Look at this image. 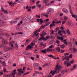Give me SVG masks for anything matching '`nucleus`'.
Masks as SVG:
<instances>
[{"label":"nucleus","instance_id":"nucleus-64","mask_svg":"<svg viewBox=\"0 0 77 77\" xmlns=\"http://www.w3.org/2000/svg\"><path fill=\"white\" fill-rule=\"evenodd\" d=\"M46 38V39H49V38H50V36H47Z\"/></svg>","mask_w":77,"mask_h":77},{"label":"nucleus","instance_id":"nucleus-53","mask_svg":"<svg viewBox=\"0 0 77 77\" xmlns=\"http://www.w3.org/2000/svg\"><path fill=\"white\" fill-rule=\"evenodd\" d=\"M59 30V27H57L56 28V31H58Z\"/></svg>","mask_w":77,"mask_h":77},{"label":"nucleus","instance_id":"nucleus-51","mask_svg":"<svg viewBox=\"0 0 77 77\" xmlns=\"http://www.w3.org/2000/svg\"><path fill=\"white\" fill-rule=\"evenodd\" d=\"M72 54H70L69 55V58H72Z\"/></svg>","mask_w":77,"mask_h":77},{"label":"nucleus","instance_id":"nucleus-63","mask_svg":"<svg viewBox=\"0 0 77 77\" xmlns=\"http://www.w3.org/2000/svg\"><path fill=\"white\" fill-rule=\"evenodd\" d=\"M74 69H75L73 67H71V68L70 69L71 71H72V70H74Z\"/></svg>","mask_w":77,"mask_h":77},{"label":"nucleus","instance_id":"nucleus-29","mask_svg":"<svg viewBox=\"0 0 77 77\" xmlns=\"http://www.w3.org/2000/svg\"><path fill=\"white\" fill-rule=\"evenodd\" d=\"M50 22H48V23H47L46 24V25H44V26H43L44 27H45V26H48V25L50 24Z\"/></svg>","mask_w":77,"mask_h":77},{"label":"nucleus","instance_id":"nucleus-59","mask_svg":"<svg viewBox=\"0 0 77 77\" xmlns=\"http://www.w3.org/2000/svg\"><path fill=\"white\" fill-rule=\"evenodd\" d=\"M40 45L42 46L43 45H44V43L43 42H41L40 43Z\"/></svg>","mask_w":77,"mask_h":77},{"label":"nucleus","instance_id":"nucleus-41","mask_svg":"<svg viewBox=\"0 0 77 77\" xmlns=\"http://www.w3.org/2000/svg\"><path fill=\"white\" fill-rule=\"evenodd\" d=\"M45 14H47L46 13H45V14H44L43 15L46 17L47 18H48V15H45Z\"/></svg>","mask_w":77,"mask_h":77},{"label":"nucleus","instance_id":"nucleus-15","mask_svg":"<svg viewBox=\"0 0 77 77\" xmlns=\"http://www.w3.org/2000/svg\"><path fill=\"white\" fill-rule=\"evenodd\" d=\"M51 9L49 8L47 10V13L48 14H50L49 12H51Z\"/></svg>","mask_w":77,"mask_h":77},{"label":"nucleus","instance_id":"nucleus-55","mask_svg":"<svg viewBox=\"0 0 77 77\" xmlns=\"http://www.w3.org/2000/svg\"><path fill=\"white\" fill-rule=\"evenodd\" d=\"M36 17L37 18H40V17H41V16H40L38 15H36Z\"/></svg>","mask_w":77,"mask_h":77},{"label":"nucleus","instance_id":"nucleus-34","mask_svg":"<svg viewBox=\"0 0 77 77\" xmlns=\"http://www.w3.org/2000/svg\"><path fill=\"white\" fill-rule=\"evenodd\" d=\"M14 47H15V48H18V45H17V44H15Z\"/></svg>","mask_w":77,"mask_h":77},{"label":"nucleus","instance_id":"nucleus-47","mask_svg":"<svg viewBox=\"0 0 77 77\" xmlns=\"http://www.w3.org/2000/svg\"><path fill=\"white\" fill-rule=\"evenodd\" d=\"M70 12L71 14H73V12L72 11V10L71 9H70Z\"/></svg>","mask_w":77,"mask_h":77},{"label":"nucleus","instance_id":"nucleus-57","mask_svg":"<svg viewBox=\"0 0 77 77\" xmlns=\"http://www.w3.org/2000/svg\"><path fill=\"white\" fill-rule=\"evenodd\" d=\"M66 22V21H62V24H64L65 23V22Z\"/></svg>","mask_w":77,"mask_h":77},{"label":"nucleus","instance_id":"nucleus-58","mask_svg":"<svg viewBox=\"0 0 77 77\" xmlns=\"http://www.w3.org/2000/svg\"><path fill=\"white\" fill-rule=\"evenodd\" d=\"M3 74V72H0V76L2 75Z\"/></svg>","mask_w":77,"mask_h":77},{"label":"nucleus","instance_id":"nucleus-19","mask_svg":"<svg viewBox=\"0 0 77 77\" xmlns=\"http://www.w3.org/2000/svg\"><path fill=\"white\" fill-rule=\"evenodd\" d=\"M44 23V21H43V20H42V19H40V24H42V23Z\"/></svg>","mask_w":77,"mask_h":77},{"label":"nucleus","instance_id":"nucleus-1","mask_svg":"<svg viewBox=\"0 0 77 77\" xmlns=\"http://www.w3.org/2000/svg\"><path fill=\"white\" fill-rule=\"evenodd\" d=\"M63 69V66H59V64H57L55 66V70L51 71L49 75H48V77H51V74L52 75H54V74H58L61 69Z\"/></svg>","mask_w":77,"mask_h":77},{"label":"nucleus","instance_id":"nucleus-50","mask_svg":"<svg viewBox=\"0 0 77 77\" xmlns=\"http://www.w3.org/2000/svg\"><path fill=\"white\" fill-rule=\"evenodd\" d=\"M32 20L33 21H35V20H36V18H33L32 19Z\"/></svg>","mask_w":77,"mask_h":77},{"label":"nucleus","instance_id":"nucleus-48","mask_svg":"<svg viewBox=\"0 0 77 77\" xmlns=\"http://www.w3.org/2000/svg\"><path fill=\"white\" fill-rule=\"evenodd\" d=\"M38 69H39V70H40V71H41V70H42V68L41 67H39L38 68Z\"/></svg>","mask_w":77,"mask_h":77},{"label":"nucleus","instance_id":"nucleus-45","mask_svg":"<svg viewBox=\"0 0 77 77\" xmlns=\"http://www.w3.org/2000/svg\"><path fill=\"white\" fill-rule=\"evenodd\" d=\"M51 33L52 35H53L54 33V31L53 30H52L51 31Z\"/></svg>","mask_w":77,"mask_h":77},{"label":"nucleus","instance_id":"nucleus-62","mask_svg":"<svg viewBox=\"0 0 77 77\" xmlns=\"http://www.w3.org/2000/svg\"><path fill=\"white\" fill-rule=\"evenodd\" d=\"M65 52V50H62L61 52V53H64Z\"/></svg>","mask_w":77,"mask_h":77},{"label":"nucleus","instance_id":"nucleus-11","mask_svg":"<svg viewBox=\"0 0 77 77\" xmlns=\"http://www.w3.org/2000/svg\"><path fill=\"white\" fill-rule=\"evenodd\" d=\"M11 73H10L8 74L9 77H11V76H12V75H15V73H14V72H12Z\"/></svg>","mask_w":77,"mask_h":77},{"label":"nucleus","instance_id":"nucleus-56","mask_svg":"<svg viewBox=\"0 0 77 77\" xmlns=\"http://www.w3.org/2000/svg\"><path fill=\"white\" fill-rule=\"evenodd\" d=\"M48 64H45L43 65V66H48Z\"/></svg>","mask_w":77,"mask_h":77},{"label":"nucleus","instance_id":"nucleus-3","mask_svg":"<svg viewBox=\"0 0 77 77\" xmlns=\"http://www.w3.org/2000/svg\"><path fill=\"white\" fill-rule=\"evenodd\" d=\"M34 45H35V43H31V45H29L26 48V50H28L29 49H31L32 48H33L32 47H33Z\"/></svg>","mask_w":77,"mask_h":77},{"label":"nucleus","instance_id":"nucleus-4","mask_svg":"<svg viewBox=\"0 0 77 77\" xmlns=\"http://www.w3.org/2000/svg\"><path fill=\"white\" fill-rule=\"evenodd\" d=\"M45 28V27L43 25L41 27H40V28H39V29L38 30V29H37V30L35 31L34 32V34H36L38 32H39L41 31V30L42 29H44Z\"/></svg>","mask_w":77,"mask_h":77},{"label":"nucleus","instance_id":"nucleus-43","mask_svg":"<svg viewBox=\"0 0 77 77\" xmlns=\"http://www.w3.org/2000/svg\"><path fill=\"white\" fill-rule=\"evenodd\" d=\"M67 66L68 67L69 66H71V64L70 63H68L67 64Z\"/></svg>","mask_w":77,"mask_h":77},{"label":"nucleus","instance_id":"nucleus-8","mask_svg":"<svg viewBox=\"0 0 77 77\" xmlns=\"http://www.w3.org/2000/svg\"><path fill=\"white\" fill-rule=\"evenodd\" d=\"M2 43L4 44H8V41L5 39H3L2 40Z\"/></svg>","mask_w":77,"mask_h":77},{"label":"nucleus","instance_id":"nucleus-27","mask_svg":"<svg viewBox=\"0 0 77 77\" xmlns=\"http://www.w3.org/2000/svg\"><path fill=\"white\" fill-rule=\"evenodd\" d=\"M67 33L69 34V35H70V32H69V29H67Z\"/></svg>","mask_w":77,"mask_h":77},{"label":"nucleus","instance_id":"nucleus-24","mask_svg":"<svg viewBox=\"0 0 77 77\" xmlns=\"http://www.w3.org/2000/svg\"><path fill=\"white\" fill-rule=\"evenodd\" d=\"M45 50L46 51L48 52H50L51 51V50L49 48H48L47 49H45Z\"/></svg>","mask_w":77,"mask_h":77},{"label":"nucleus","instance_id":"nucleus-10","mask_svg":"<svg viewBox=\"0 0 77 77\" xmlns=\"http://www.w3.org/2000/svg\"><path fill=\"white\" fill-rule=\"evenodd\" d=\"M17 70L18 71H19V72L21 73V74H23L24 73V71H22V70H23V69H18Z\"/></svg>","mask_w":77,"mask_h":77},{"label":"nucleus","instance_id":"nucleus-21","mask_svg":"<svg viewBox=\"0 0 77 77\" xmlns=\"http://www.w3.org/2000/svg\"><path fill=\"white\" fill-rule=\"evenodd\" d=\"M41 52L42 53H44V54H45L46 53V51L45 50V49L42 50Z\"/></svg>","mask_w":77,"mask_h":77},{"label":"nucleus","instance_id":"nucleus-46","mask_svg":"<svg viewBox=\"0 0 77 77\" xmlns=\"http://www.w3.org/2000/svg\"><path fill=\"white\" fill-rule=\"evenodd\" d=\"M62 45L63 46V47H61L62 48H64L65 47V45L64 44H63Z\"/></svg>","mask_w":77,"mask_h":77},{"label":"nucleus","instance_id":"nucleus-44","mask_svg":"<svg viewBox=\"0 0 77 77\" xmlns=\"http://www.w3.org/2000/svg\"><path fill=\"white\" fill-rule=\"evenodd\" d=\"M14 21L11 20L10 21V23L11 24V25H12V24H14Z\"/></svg>","mask_w":77,"mask_h":77},{"label":"nucleus","instance_id":"nucleus-2","mask_svg":"<svg viewBox=\"0 0 77 77\" xmlns=\"http://www.w3.org/2000/svg\"><path fill=\"white\" fill-rule=\"evenodd\" d=\"M0 48H4V50L5 52H6L8 51H10V50H12V48L11 47H6V45H5L2 44L0 46Z\"/></svg>","mask_w":77,"mask_h":77},{"label":"nucleus","instance_id":"nucleus-49","mask_svg":"<svg viewBox=\"0 0 77 77\" xmlns=\"http://www.w3.org/2000/svg\"><path fill=\"white\" fill-rule=\"evenodd\" d=\"M61 32H62V33H64V34L65 35V34H66V32H65V31H64V30H63L61 31Z\"/></svg>","mask_w":77,"mask_h":77},{"label":"nucleus","instance_id":"nucleus-6","mask_svg":"<svg viewBox=\"0 0 77 77\" xmlns=\"http://www.w3.org/2000/svg\"><path fill=\"white\" fill-rule=\"evenodd\" d=\"M39 64L38 63H35L34 64V67L35 69H38L39 67Z\"/></svg>","mask_w":77,"mask_h":77},{"label":"nucleus","instance_id":"nucleus-17","mask_svg":"<svg viewBox=\"0 0 77 77\" xmlns=\"http://www.w3.org/2000/svg\"><path fill=\"white\" fill-rule=\"evenodd\" d=\"M30 41V40L29 39H27L26 40V42L25 43V44H27Z\"/></svg>","mask_w":77,"mask_h":77},{"label":"nucleus","instance_id":"nucleus-36","mask_svg":"<svg viewBox=\"0 0 77 77\" xmlns=\"http://www.w3.org/2000/svg\"><path fill=\"white\" fill-rule=\"evenodd\" d=\"M68 19V17H67L66 16L64 17V19L65 20H67Z\"/></svg>","mask_w":77,"mask_h":77},{"label":"nucleus","instance_id":"nucleus-26","mask_svg":"<svg viewBox=\"0 0 77 77\" xmlns=\"http://www.w3.org/2000/svg\"><path fill=\"white\" fill-rule=\"evenodd\" d=\"M26 9H32V6H30L29 7L28 5H27Z\"/></svg>","mask_w":77,"mask_h":77},{"label":"nucleus","instance_id":"nucleus-33","mask_svg":"<svg viewBox=\"0 0 77 77\" xmlns=\"http://www.w3.org/2000/svg\"><path fill=\"white\" fill-rule=\"evenodd\" d=\"M69 47H72V43H71V42H70L69 43Z\"/></svg>","mask_w":77,"mask_h":77},{"label":"nucleus","instance_id":"nucleus-35","mask_svg":"<svg viewBox=\"0 0 77 77\" xmlns=\"http://www.w3.org/2000/svg\"><path fill=\"white\" fill-rule=\"evenodd\" d=\"M64 13H65V14H68V10H67V9H66V10L64 12Z\"/></svg>","mask_w":77,"mask_h":77},{"label":"nucleus","instance_id":"nucleus-38","mask_svg":"<svg viewBox=\"0 0 77 77\" xmlns=\"http://www.w3.org/2000/svg\"><path fill=\"white\" fill-rule=\"evenodd\" d=\"M66 8H63L62 9V11L63 12H64L66 11Z\"/></svg>","mask_w":77,"mask_h":77},{"label":"nucleus","instance_id":"nucleus-42","mask_svg":"<svg viewBox=\"0 0 77 77\" xmlns=\"http://www.w3.org/2000/svg\"><path fill=\"white\" fill-rule=\"evenodd\" d=\"M74 62V60H72V61H71L70 62V63L72 64Z\"/></svg>","mask_w":77,"mask_h":77},{"label":"nucleus","instance_id":"nucleus-18","mask_svg":"<svg viewBox=\"0 0 77 77\" xmlns=\"http://www.w3.org/2000/svg\"><path fill=\"white\" fill-rule=\"evenodd\" d=\"M30 20V17H26L25 19V20L26 21H29Z\"/></svg>","mask_w":77,"mask_h":77},{"label":"nucleus","instance_id":"nucleus-52","mask_svg":"<svg viewBox=\"0 0 77 77\" xmlns=\"http://www.w3.org/2000/svg\"><path fill=\"white\" fill-rule=\"evenodd\" d=\"M64 55V56H68V55H69V54L68 53H65Z\"/></svg>","mask_w":77,"mask_h":77},{"label":"nucleus","instance_id":"nucleus-31","mask_svg":"<svg viewBox=\"0 0 77 77\" xmlns=\"http://www.w3.org/2000/svg\"><path fill=\"white\" fill-rule=\"evenodd\" d=\"M61 22H62V21L59 20V21H57V22L56 23L57 24H59V23H61Z\"/></svg>","mask_w":77,"mask_h":77},{"label":"nucleus","instance_id":"nucleus-12","mask_svg":"<svg viewBox=\"0 0 77 77\" xmlns=\"http://www.w3.org/2000/svg\"><path fill=\"white\" fill-rule=\"evenodd\" d=\"M57 39H59L60 40H62V41H63V40H64V38H63V37L62 36L61 37V38L59 36H57Z\"/></svg>","mask_w":77,"mask_h":77},{"label":"nucleus","instance_id":"nucleus-16","mask_svg":"<svg viewBox=\"0 0 77 77\" xmlns=\"http://www.w3.org/2000/svg\"><path fill=\"white\" fill-rule=\"evenodd\" d=\"M66 72H67V70H64L61 71V72L62 74H64Z\"/></svg>","mask_w":77,"mask_h":77},{"label":"nucleus","instance_id":"nucleus-20","mask_svg":"<svg viewBox=\"0 0 77 77\" xmlns=\"http://www.w3.org/2000/svg\"><path fill=\"white\" fill-rule=\"evenodd\" d=\"M56 50L57 51H58V52H60V47H57L56 48Z\"/></svg>","mask_w":77,"mask_h":77},{"label":"nucleus","instance_id":"nucleus-14","mask_svg":"<svg viewBox=\"0 0 77 77\" xmlns=\"http://www.w3.org/2000/svg\"><path fill=\"white\" fill-rule=\"evenodd\" d=\"M1 63H2L3 66H6V64L5 61H3V62H2Z\"/></svg>","mask_w":77,"mask_h":77},{"label":"nucleus","instance_id":"nucleus-37","mask_svg":"<svg viewBox=\"0 0 77 77\" xmlns=\"http://www.w3.org/2000/svg\"><path fill=\"white\" fill-rule=\"evenodd\" d=\"M12 2L11 1V2H8V4H9V5H12Z\"/></svg>","mask_w":77,"mask_h":77},{"label":"nucleus","instance_id":"nucleus-5","mask_svg":"<svg viewBox=\"0 0 77 77\" xmlns=\"http://www.w3.org/2000/svg\"><path fill=\"white\" fill-rule=\"evenodd\" d=\"M64 59H66L67 61H66L64 62V65H67L68 64V62L69 61V57L68 56H65L64 57Z\"/></svg>","mask_w":77,"mask_h":77},{"label":"nucleus","instance_id":"nucleus-61","mask_svg":"<svg viewBox=\"0 0 77 77\" xmlns=\"http://www.w3.org/2000/svg\"><path fill=\"white\" fill-rule=\"evenodd\" d=\"M53 45H52L49 47V48H53Z\"/></svg>","mask_w":77,"mask_h":77},{"label":"nucleus","instance_id":"nucleus-39","mask_svg":"<svg viewBox=\"0 0 77 77\" xmlns=\"http://www.w3.org/2000/svg\"><path fill=\"white\" fill-rule=\"evenodd\" d=\"M37 6V7H38V8H41V5H38Z\"/></svg>","mask_w":77,"mask_h":77},{"label":"nucleus","instance_id":"nucleus-13","mask_svg":"<svg viewBox=\"0 0 77 77\" xmlns=\"http://www.w3.org/2000/svg\"><path fill=\"white\" fill-rule=\"evenodd\" d=\"M66 41H67V39H65L63 41V42L66 45H68V43L66 42Z\"/></svg>","mask_w":77,"mask_h":77},{"label":"nucleus","instance_id":"nucleus-25","mask_svg":"<svg viewBox=\"0 0 77 77\" xmlns=\"http://www.w3.org/2000/svg\"><path fill=\"white\" fill-rule=\"evenodd\" d=\"M48 57H51L52 58H53V57H54V56L51 54H50L49 55H48Z\"/></svg>","mask_w":77,"mask_h":77},{"label":"nucleus","instance_id":"nucleus-9","mask_svg":"<svg viewBox=\"0 0 77 77\" xmlns=\"http://www.w3.org/2000/svg\"><path fill=\"white\" fill-rule=\"evenodd\" d=\"M41 40H43L45 41H47V39L46 38H44V37H41L40 38L38 39V41H41Z\"/></svg>","mask_w":77,"mask_h":77},{"label":"nucleus","instance_id":"nucleus-32","mask_svg":"<svg viewBox=\"0 0 77 77\" xmlns=\"http://www.w3.org/2000/svg\"><path fill=\"white\" fill-rule=\"evenodd\" d=\"M72 17H73V18H77V16L75 14H73L72 15Z\"/></svg>","mask_w":77,"mask_h":77},{"label":"nucleus","instance_id":"nucleus-54","mask_svg":"<svg viewBox=\"0 0 77 77\" xmlns=\"http://www.w3.org/2000/svg\"><path fill=\"white\" fill-rule=\"evenodd\" d=\"M4 72H6V69L5 68H4Z\"/></svg>","mask_w":77,"mask_h":77},{"label":"nucleus","instance_id":"nucleus-28","mask_svg":"<svg viewBox=\"0 0 77 77\" xmlns=\"http://www.w3.org/2000/svg\"><path fill=\"white\" fill-rule=\"evenodd\" d=\"M77 65H76V64L74 65L73 66V68L75 69V68H77Z\"/></svg>","mask_w":77,"mask_h":77},{"label":"nucleus","instance_id":"nucleus-60","mask_svg":"<svg viewBox=\"0 0 77 77\" xmlns=\"http://www.w3.org/2000/svg\"><path fill=\"white\" fill-rule=\"evenodd\" d=\"M56 42H57V44H60V42H59V41L57 40L56 41Z\"/></svg>","mask_w":77,"mask_h":77},{"label":"nucleus","instance_id":"nucleus-40","mask_svg":"<svg viewBox=\"0 0 77 77\" xmlns=\"http://www.w3.org/2000/svg\"><path fill=\"white\" fill-rule=\"evenodd\" d=\"M50 28H52V27H53L54 26H53V24H51L50 25Z\"/></svg>","mask_w":77,"mask_h":77},{"label":"nucleus","instance_id":"nucleus-30","mask_svg":"<svg viewBox=\"0 0 77 77\" xmlns=\"http://www.w3.org/2000/svg\"><path fill=\"white\" fill-rule=\"evenodd\" d=\"M43 2L44 3H45V4H46L47 3H48V1L47 0H45L43 1Z\"/></svg>","mask_w":77,"mask_h":77},{"label":"nucleus","instance_id":"nucleus-23","mask_svg":"<svg viewBox=\"0 0 77 77\" xmlns=\"http://www.w3.org/2000/svg\"><path fill=\"white\" fill-rule=\"evenodd\" d=\"M0 35H2V36H7V34L4 33H0Z\"/></svg>","mask_w":77,"mask_h":77},{"label":"nucleus","instance_id":"nucleus-22","mask_svg":"<svg viewBox=\"0 0 77 77\" xmlns=\"http://www.w3.org/2000/svg\"><path fill=\"white\" fill-rule=\"evenodd\" d=\"M73 52L74 53H75V52H77V50L75 48H73Z\"/></svg>","mask_w":77,"mask_h":77},{"label":"nucleus","instance_id":"nucleus-7","mask_svg":"<svg viewBox=\"0 0 77 77\" xmlns=\"http://www.w3.org/2000/svg\"><path fill=\"white\" fill-rule=\"evenodd\" d=\"M1 9L3 12H4V13L6 14V15H8V11L4 10V9H3V6H2Z\"/></svg>","mask_w":77,"mask_h":77}]
</instances>
